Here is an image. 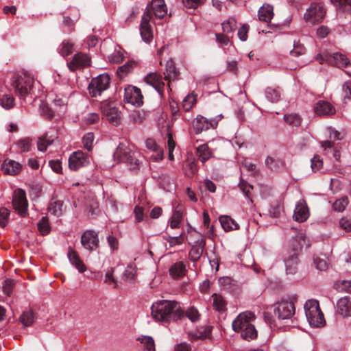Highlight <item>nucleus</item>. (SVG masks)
I'll return each mask as SVG.
<instances>
[{"instance_id":"obj_1","label":"nucleus","mask_w":351,"mask_h":351,"mask_svg":"<svg viewBox=\"0 0 351 351\" xmlns=\"http://www.w3.org/2000/svg\"><path fill=\"white\" fill-rule=\"evenodd\" d=\"M152 12L157 18L161 19L167 13V8L164 0H152L147 6L140 24L141 38L145 43H149L153 38L152 27L149 24L152 19Z\"/></svg>"},{"instance_id":"obj_2","label":"nucleus","mask_w":351,"mask_h":351,"mask_svg":"<svg viewBox=\"0 0 351 351\" xmlns=\"http://www.w3.org/2000/svg\"><path fill=\"white\" fill-rule=\"evenodd\" d=\"M151 311L152 316L158 322H175L184 316L179 303L172 300L157 301L152 304Z\"/></svg>"},{"instance_id":"obj_3","label":"nucleus","mask_w":351,"mask_h":351,"mask_svg":"<svg viewBox=\"0 0 351 351\" xmlns=\"http://www.w3.org/2000/svg\"><path fill=\"white\" fill-rule=\"evenodd\" d=\"M254 318V315L250 311L241 313L232 322L233 330L240 333L243 339L250 341L255 339L257 337V331L251 323Z\"/></svg>"},{"instance_id":"obj_4","label":"nucleus","mask_w":351,"mask_h":351,"mask_svg":"<svg viewBox=\"0 0 351 351\" xmlns=\"http://www.w3.org/2000/svg\"><path fill=\"white\" fill-rule=\"evenodd\" d=\"M34 80L29 74L20 75L15 82V93L25 103L32 102Z\"/></svg>"},{"instance_id":"obj_5","label":"nucleus","mask_w":351,"mask_h":351,"mask_svg":"<svg viewBox=\"0 0 351 351\" xmlns=\"http://www.w3.org/2000/svg\"><path fill=\"white\" fill-rule=\"evenodd\" d=\"M298 301L296 294L288 295L276 304L275 314L282 319H290L295 314V304Z\"/></svg>"},{"instance_id":"obj_6","label":"nucleus","mask_w":351,"mask_h":351,"mask_svg":"<svg viewBox=\"0 0 351 351\" xmlns=\"http://www.w3.org/2000/svg\"><path fill=\"white\" fill-rule=\"evenodd\" d=\"M306 319L311 326L319 327L324 324L325 319L319 308L318 301L309 300L304 304Z\"/></svg>"},{"instance_id":"obj_7","label":"nucleus","mask_w":351,"mask_h":351,"mask_svg":"<svg viewBox=\"0 0 351 351\" xmlns=\"http://www.w3.org/2000/svg\"><path fill=\"white\" fill-rule=\"evenodd\" d=\"M315 59L321 64L326 63L328 65L341 68L346 67L350 64L348 58L344 54L339 52L330 53L327 51H324L318 53Z\"/></svg>"},{"instance_id":"obj_8","label":"nucleus","mask_w":351,"mask_h":351,"mask_svg":"<svg viewBox=\"0 0 351 351\" xmlns=\"http://www.w3.org/2000/svg\"><path fill=\"white\" fill-rule=\"evenodd\" d=\"M326 9L321 2H313L306 9L304 19L306 22L315 25L321 23L326 15Z\"/></svg>"},{"instance_id":"obj_9","label":"nucleus","mask_w":351,"mask_h":351,"mask_svg":"<svg viewBox=\"0 0 351 351\" xmlns=\"http://www.w3.org/2000/svg\"><path fill=\"white\" fill-rule=\"evenodd\" d=\"M110 78L107 74H101L92 79L88 86L89 94L92 97H97L108 89Z\"/></svg>"},{"instance_id":"obj_10","label":"nucleus","mask_w":351,"mask_h":351,"mask_svg":"<svg viewBox=\"0 0 351 351\" xmlns=\"http://www.w3.org/2000/svg\"><path fill=\"white\" fill-rule=\"evenodd\" d=\"M13 207L18 213L24 217L27 211V201L25 192L22 189L15 190L13 194L12 199Z\"/></svg>"},{"instance_id":"obj_11","label":"nucleus","mask_w":351,"mask_h":351,"mask_svg":"<svg viewBox=\"0 0 351 351\" xmlns=\"http://www.w3.org/2000/svg\"><path fill=\"white\" fill-rule=\"evenodd\" d=\"M90 163V157L82 151H77L71 154L69 158V167L71 170L77 171Z\"/></svg>"},{"instance_id":"obj_12","label":"nucleus","mask_w":351,"mask_h":351,"mask_svg":"<svg viewBox=\"0 0 351 351\" xmlns=\"http://www.w3.org/2000/svg\"><path fill=\"white\" fill-rule=\"evenodd\" d=\"M114 158L118 162H125L137 165L138 160L131 155L130 148L124 143H119L114 153Z\"/></svg>"},{"instance_id":"obj_13","label":"nucleus","mask_w":351,"mask_h":351,"mask_svg":"<svg viewBox=\"0 0 351 351\" xmlns=\"http://www.w3.org/2000/svg\"><path fill=\"white\" fill-rule=\"evenodd\" d=\"M124 101L135 106L139 107L143 104V95L139 88L129 86L124 90Z\"/></svg>"},{"instance_id":"obj_14","label":"nucleus","mask_w":351,"mask_h":351,"mask_svg":"<svg viewBox=\"0 0 351 351\" xmlns=\"http://www.w3.org/2000/svg\"><path fill=\"white\" fill-rule=\"evenodd\" d=\"M90 65V58L83 53H75L72 60L67 62V66L71 71L82 69Z\"/></svg>"},{"instance_id":"obj_15","label":"nucleus","mask_w":351,"mask_h":351,"mask_svg":"<svg viewBox=\"0 0 351 351\" xmlns=\"http://www.w3.org/2000/svg\"><path fill=\"white\" fill-rule=\"evenodd\" d=\"M300 247L297 245L296 247L289 253V255L285 258V265L286 273L287 274H294L297 271L298 266V254Z\"/></svg>"},{"instance_id":"obj_16","label":"nucleus","mask_w":351,"mask_h":351,"mask_svg":"<svg viewBox=\"0 0 351 351\" xmlns=\"http://www.w3.org/2000/svg\"><path fill=\"white\" fill-rule=\"evenodd\" d=\"M81 244L88 251L95 250L99 245L98 234L93 230L85 231L81 237Z\"/></svg>"},{"instance_id":"obj_17","label":"nucleus","mask_w":351,"mask_h":351,"mask_svg":"<svg viewBox=\"0 0 351 351\" xmlns=\"http://www.w3.org/2000/svg\"><path fill=\"white\" fill-rule=\"evenodd\" d=\"M310 212L304 199L299 200L294 209L293 218L295 221L304 222L309 217Z\"/></svg>"},{"instance_id":"obj_18","label":"nucleus","mask_w":351,"mask_h":351,"mask_svg":"<svg viewBox=\"0 0 351 351\" xmlns=\"http://www.w3.org/2000/svg\"><path fill=\"white\" fill-rule=\"evenodd\" d=\"M206 245L205 238L200 235L199 238L195 241L189 252V256L193 262H197L202 256Z\"/></svg>"},{"instance_id":"obj_19","label":"nucleus","mask_w":351,"mask_h":351,"mask_svg":"<svg viewBox=\"0 0 351 351\" xmlns=\"http://www.w3.org/2000/svg\"><path fill=\"white\" fill-rule=\"evenodd\" d=\"M104 117L112 124L117 125L121 119V112L119 110L111 105L104 104L102 108Z\"/></svg>"},{"instance_id":"obj_20","label":"nucleus","mask_w":351,"mask_h":351,"mask_svg":"<svg viewBox=\"0 0 351 351\" xmlns=\"http://www.w3.org/2000/svg\"><path fill=\"white\" fill-rule=\"evenodd\" d=\"M314 110L318 116H331L336 112L335 107L324 100H320L315 104Z\"/></svg>"},{"instance_id":"obj_21","label":"nucleus","mask_w":351,"mask_h":351,"mask_svg":"<svg viewBox=\"0 0 351 351\" xmlns=\"http://www.w3.org/2000/svg\"><path fill=\"white\" fill-rule=\"evenodd\" d=\"M144 81L147 84L152 86L158 92L162 91L165 83L162 76L158 73L154 72L147 74L145 77Z\"/></svg>"},{"instance_id":"obj_22","label":"nucleus","mask_w":351,"mask_h":351,"mask_svg":"<svg viewBox=\"0 0 351 351\" xmlns=\"http://www.w3.org/2000/svg\"><path fill=\"white\" fill-rule=\"evenodd\" d=\"M337 313L342 317L351 316V299L348 297L340 298L337 303Z\"/></svg>"},{"instance_id":"obj_23","label":"nucleus","mask_w":351,"mask_h":351,"mask_svg":"<svg viewBox=\"0 0 351 351\" xmlns=\"http://www.w3.org/2000/svg\"><path fill=\"white\" fill-rule=\"evenodd\" d=\"M1 169L4 173L15 176L21 171L22 165L15 160L6 159L3 161Z\"/></svg>"},{"instance_id":"obj_24","label":"nucleus","mask_w":351,"mask_h":351,"mask_svg":"<svg viewBox=\"0 0 351 351\" xmlns=\"http://www.w3.org/2000/svg\"><path fill=\"white\" fill-rule=\"evenodd\" d=\"M67 257L70 263L74 266L80 273H84L86 271V266L75 250L69 249L67 253Z\"/></svg>"},{"instance_id":"obj_25","label":"nucleus","mask_w":351,"mask_h":351,"mask_svg":"<svg viewBox=\"0 0 351 351\" xmlns=\"http://www.w3.org/2000/svg\"><path fill=\"white\" fill-rule=\"evenodd\" d=\"M193 127L196 134H199L204 130H207L210 128H215V125L209 122L206 118L198 115L193 121Z\"/></svg>"},{"instance_id":"obj_26","label":"nucleus","mask_w":351,"mask_h":351,"mask_svg":"<svg viewBox=\"0 0 351 351\" xmlns=\"http://www.w3.org/2000/svg\"><path fill=\"white\" fill-rule=\"evenodd\" d=\"M183 207L180 204L175 206L172 217L169 220L170 227L172 229L178 228L182 221L183 217Z\"/></svg>"},{"instance_id":"obj_27","label":"nucleus","mask_w":351,"mask_h":351,"mask_svg":"<svg viewBox=\"0 0 351 351\" xmlns=\"http://www.w3.org/2000/svg\"><path fill=\"white\" fill-rule=\"evenodd\" d=\"M274 16V8L269 4L263 5L258 10V19L261 21L269 23Z\"/></svg>"},{"instance_id":"obj_28","label":"nucleus","mask_w":351,"mask_h":351,"mask_svg":"<svg viewBox=\"0 0 351 351\" xmlns=\"http://www.w3.org/2000/svg\"><path fill=\"white\" fill-rule=\"evenodd\" d=\"M221 227L226 232L238 230L239 226L230 217L227 215L221 216L219 218Z\"/></svg>"},{"instance_id":"obj_29","label":"nucleus","mask_w":351,"mask_h":351,"mask_svg":"<svg viewBox=\"0 0 351 351\" xmlns=\"http://www.w3.org/2000/svg\"><path fill=\"white\" fill-rule=\"evenodd\" d=\"M165 79L169 82L174 80L178 75V72L176 68L174 62L169 60L165 64Z\"/></svg>"},{"instance_id":"obj_30","label":"nucleus","mask_w":351,"mask_h":351,"mask_svg":"<svg viewBox=\"0 0 351 351\" xmlns=\"http://www.w3.org/2000/svg\"><path fill=\"white\" fill-rule=\"evenodd\" d=\"M197 154L202 163H204L206 160L213 157V153L207 144L199 145L197 148Z\"/></svg>"},{"instance_id":"obj_31","label":"nucleus","mask_w":351,"mask_h":351,"mask_svg":"<svg viewBox=\"0 0 351 351\" xmlns=\"http://www.w3.org/2000/svg\"><path fill=\"white\" fill-rule=\"evenodd\" d=\"M136 340L142 344L144 351H156L155 342L151 336L142 335Z\"/></svg>"},{"instance_id":"obj_32","label":"nucleus","mask_w":351,"mask_h":351,"mask_svg":"<svg viewBox=\"0 0 351 351\" xmlns=\"http://www.w3.org/2000/svg\"><path fill=\"white\" fill-rule=\"evenodd\" d=\"M169 274L173 278H180L185 275V265L182 262H177L169 268Z\"/></svg>"},{"instance_id":"obj_33","label":"nucleus","mask_w":351,"mask_h":351,"mask_svg":"<svg viewBox=\"0 0 351 351\" xmlns=\"http://www.w3.org/2000/svg\"><path fill=\"white\" fill-rule=\"evenodd\" d=\"M213 298V305L214 308L219 312H223L226 310V301L224 298L217 293H214L212 295Z\"/></svg>"},{"instance_id":"obj_34","label":"nucleus","mask_w":351,"mask_h":351,"mask_svg":"<svg viewBox=\"0 0 351 351\" xmlns=\"http://www.w3.org/2000/svg\"><path fill=\"white\" fill-rule=\"evenodd\" d=\"M49 213L59 217L63 213V202L60 200L52 201L48 208Z\"/></svg>"},{"instance_id":"obj_35","label":"nucleus","mask_w":351,"mask_h":351,"mask_svg":"<svg viewBox=\"0 0 351 351\" xmlns=\"http://www.w3.org/2000/svg\"><path fill=\"white\" fill-rule=\"evenodd\" d=\"M53 142V138L49 136L47 134L40 137L38 140L37 147L40 152H45L49 145H51Z\"/></svg>"},{"instance_id":"obj_36","label":"nucleus","mask_w":351,"mask_h":351,"mask_svg":"<svg viewBox=\"0 0 351 351\" xmlns=\"http://www.w3.org/2000/svg\"><path fill=\"white\" fill-rule=\"evenodd\" d=\"M267 99L271 102H276L280 99V93L278 88L267 87L265 90Z\"/></svg>"},{"instance_id":"obj_37","label":"nucleus","mask_w":351,"mask_h":351,"mask_svg":"<svg viewBox=\"0 0 351 351\" xmlns=\"http://www.w3.org/2000/svg\"><path fill=\"white\" fill-rule=\"evenodd\" d=\"M196 103V95L190 93L182 101V108L185 111L190 110Z\"/></svg>"},{"instance_id":"obj_38","label":"nucleus","mask_w":351,"mask_h":351,"mask_svg":"<svg viewBox=\"0 0 351 351\" xmlns=\"http://www.w3.org/2000/svg\"><path fill=\"white\" fill-rule=\"evenodd\" d=\"M210 330L208 327H201L195 331H193L190 333L191 337L193 339H204L209 336Z\"/></svg>"},{"instance_id":"obj_39","label":"nucleus","mask_w":351,"mask_h":351,"mask_svg":"<svg viewBox=\"0 0 351 351\" xmlns=\"http://www.w3.org/2000/svg\"><path fill=\"white\" fill-rule=\"evenodd\" d=\"M136 65L135 62L134 61H128L125 64L119 66L117 69V73L120 77H123L124 75L130 72H131Z\"/></svg>"},{"instance_id":"obj_40","label":"nucleus","mask_w":351,"mask_h":351,"mask_svg":"<svg viewBox=\"0 0 351 351\" xmlns=\"http://www.w3.org/2000/svg\"><path fill=\"white\" fill-rule=\"evenodd\" d=\"M221 26L223 33L230 34L236 29L237 23L234 19L230 18L228 20L224 21L222 23Z\"/></svg>"},{"instance_id":"obj_41","label":"nucleus","mask_w":351,"mask_h":351,"mask_svg":"<svg viewBox=\"0 0 351 351\" xmlns=\"http://www.w3.org/2000/svg\"><path fill=\"white\" fill-rule=\"evenodd\" d=\"M284 119L287 123L293 127L300 125L301 119L297 114H287L284 116Z\"/></svg>"},{"instance_id":"obj_42","label":"nucleus","mask_w":351,"mask_h":351,"mask_svg":"<svg viewBox=\"0 0 351 351\" xmlns=\"http://www.w3.org/2000/svg\"><path fill=\"white\" fill-rule=\"evenodd\" d=\"M183 235L184 232H182L177 237L167 236L165 237V240L169 243L170 247H174L176 245H182L184 242Z\"/></svg>"},{"instance_id":"obj_43","label":"nucleus","mask_w":351,"mask_h":351,"mask_svg":"<svg viewBox=\"0 0 351 351\" xmlns=\"http://www.w3.org/2000/svg\"><path fill=\"white\" fill-rule=\"evenodd\" d=\"M186 317L192 322H196L199 320L201 315L197 309L193 306L189 307L185 312Z\"/></svg>"},{"instance_id":"obj_44","label":"nucleus","mask_w":351,"mask_h":351,"mask_svg":"<svg viewBox=\"0 0 351 351\" xmlns=\"http://www.w3.org/2000/svg\"><path fill=\"white\" fill-rule=\"evenodd\" d=\"M348 204V199L347 197L343 196L337 199L333 204V208L335 210L338 212L343 211Z\"/></svg>"},{"instance_id":"obj_45","label":"nucleus","mask_w":351,"mask_h":351,"mask_svg":"<svg viewBox=\"0 0 351 351\" xmlns=\"http://www.w3.org/2000/svg\"><path fill=\"white\" fill-rule=\"evenodd\" d=\"M37 226L39 232L43 235L47 234L50 231L49 223L46 217H42V219L38 223Z\"/></svg>"},{"instance_id":"obj_46","label":"nucleus","mask_w":351,"mask_h":351,"mask_svg":"<svg viewBox=\"0 0 351 351\" xmlns=\"http://www.w3.org/2000/svg\"><path fill=\"white\" fill-rule=\"evenodd\" d=\"M73 51V45L69 41H63L60 45L59 53L62 56H66Z\"/></svg>"},{"instance_id":"obj_47","label":"nucleus","mask_w":351,"mask_h":351,"mask_svg":"<svg viewBox=\"0 0 351 351\" xmlns=\"http://www.w3.org/2000/svg\"><path fill=\"white\" fill-rule=\"evenodd\" d=\"M34 320V315L32 311L24 312L20 317L21 322L25 327L31 326Z\"/></svg>"},{"instance_id":"obj_48","label":"nucleus","mask_w":351,"mask_h":351,"mask_svg":"<svg viewBox=\"0 0 351 351\" xmlns=\"http://www.w3.org/2000/svg\"><path fill=\"white\" fill-rule=\"evenodd\" d=\"M305 47L300 41H295L293 43V49L290 51V54L294 57H298L304 54Z\"/></svg>"},{"instance_id":"obj_49","label":"nucleus","mask_w":351,"mask_h":351,"mask_svg":"<svg viewBox=\"0 0 351 351\" xmlns=\"http://www.w3.org/2000/svg\"><path fill=\"white\" fill-rule=\"evenodd\" d=\"M14 98L10 95H4L0 99V105L5 109H10L14 106Z\"/></svg>"},{"instance_id":"obj_50","label":"nucleus","mask_w":351,"mask_h":351,"mask_svg":"<svg viewBox=\"0 0 351 351\" xmlns=\"http://www.w3.org/2000/svg\"><path fill=\"white\" fill-rule=\"evenodd\" d=\"M332 3L338 8L351 13V0H332Z\"/></svg>"},{"instance_id":"obj_51","label":"nucleus","mask_w":351,"mask_h":351,"mask_svg":"<svg viewBox=\"0 0 351 351\" xmlns=\"http://www.w3.org/2000/svg\"><path fill=\"white\" fill-rule=\"evenodd\" d=\"M16 146L21 152H27L32 147L31 140L28 138L21 139L16 143Z\"/></svg>"},{"instance_id":"obj_52","label":"nucleus","mask_w":351,"mask_h":351,"mask_svg":"<svg viewBox=\"0 0 351 351\" xmlns=\"http://www.w3.org/2000/svg\"><path fill=\"white\" fill-rule=\"evenodd\" d=\"M335 286L340 291L351 293V280H340L337 282Z\"/></svg>"},{"instance_id":"obj_53","label":"nucleus","mask_w":351,"mask_h":351,"mask_svg":"<svg viewBox=\"0 0 351 351\" xmlns=\"http://www.w3.org/2000/svg\"><path fill=\"white\" fill-rule=\"evenodd\" d=\"M94 134L92 132L86 133L82 138L84 147L88 151H90L93 148L94 141Z\"/></svg>"},{"instance_id":"obj_54","label":"nucleus","mask_w":351,"mask_h":351,"mask_svg":"<svg viewBox=\"0 0 351 351\" xmlns=\"http://www.w3.org/2000/svg\"><path fill=\"white\" fill-rule=\"evenodd\" d=\"M313 263L315 267L320 271L325 270L328 267V264L326 260L318 256H315L313 258Z\"/></svg>"},{"instance_id":"obj_55","label":"nucleus","mask_w":351,"mask_h":351,"mask_svg":"<svg viewBox=\"0 0 351 351\" xmlns=\"http://www.w3.org/2000/svg\"><path fill=\"white\" fill-rule=\"evenodd\" d=\"M136 265L134 264H130L125 270L124 276L128 279L133 280L136 276Z\"/></svg>"},{"instance_id":"obj_56","label":"nucleus","mask_w":351,"mask_h":351,"mask_svg":"<svg viewBox=\"0 0 351 351\" xmlns=\"http://www.w3.org/2000/svg\"><path fill=\"white\" fill-rule=\"evenodd\" d=\"M10 211L5 208L0 209V226L5 227L8 223Z\"/></svg>"},{"instance_id":"obj_57","label":"nucleus","mask_w":351,"mask_h":351,"mask_svg":"<svg viewBox=\"0 0 351 351\" xmlns=\"http://www.w3.org/2000/svg\"><path fill=\"white\" fill-rule=\"evenodd\" d=\"M339 226L347 232H351V218L343 217L339 220Z\"/></svg>"},{"instance_id":"obj_58","label":"nucleus","mask_w":351,"mask_h":351,"mask_svg":"<svg viewBox=\"0 0 351 351\" xmlns=\"http://www.w3.org/2000/svg\"><path fill=\"white\" fill-rule=\"evenodd\" d=\"M239 187L241 190L243 191V193L245 194V197L249 199L251 203H252V199L250 197L251 190L253 189L252 186L242 181L239 184Z\"/></svg>"},{"instance_id":"obj_59","label":"nucleus","mask_w":351,"mask_h":351,"mask_svg":"<svg viewBox=\"0 0 351 351\" xmlns=\"http://www.w3.org/2000/svg\"><path fill=\"white\" fill-rule=\"evenodd\" d=\"M205 0H182L184 5L187 8L195 9L203 4Z\"/></svg>"},{"instance_id":"obj_60","label":"nucleus","mask_w":351,"mask_h":351,"mask_svg":"<svg viewBox=\"0 0 351 351\" xmlns=\"http://www.w3.org/2000/svg\"><path fill=\"white\" fill-rule=\"evenodd\" d=\"M323 165L322 160L320 156L318 155H315L311 159V168L313 171H316L322 168Z\"/></svg>"},{"instance_id":"obj_61","label":"nucleus","mask_w":351,"mask_h":351,"mask_svg":"<svg viewBox=\"0 0 351 351\" xmlns=\"http://www.w3.org/2000/svg\"><path fill=\"white\" fill-rule=\"evenodd\" d=\"M216 41L220 46L227 45L230 43V38L228 36L217 33L215 34Z\"/></svg>"},{"instance_id":"obj_62","label":"nucleus","mask_w":351,"mask_h":351,"mask_svg":"<svg viewBox=\"0 0 351 351\" xmlns=\"http://www.w3.org/2000/svg\"><path fill=\"white\" fill-rule=\"evenodd\" d=\"M99 119V114L97 113H89L84 117V122L87 125L96 123Z\"/></svg>"},{"instance_id":"obj_63","label":"nucleus","mask_w":351,"mask_h":351,"mask_svg":"<svg viewBox=\"0 0 351 351\" xmlns=\"http://www.w3.org/2000/svg\"><path fill=\"white\" fill-rule=\"evenodd\" d=\"M197 171V167L195 162H189L185 167V174L188 177H192Z\"/></svg>"},{"instance_id":"obj_64","label":"nucleus","mask_w":351,"mask_h":351,"mask_svg":"<svg viewBox=\"0 0 351 351\" xmlns=\"http://www.w3.org/2000/svg\"><path fill=\"white\" fill-rule=\"evenodd\" d=\"M278 164L279 161L271 156H267L265 159L266 166L271 170H276L278 168Z\"/></svg>"}]
</instances>
